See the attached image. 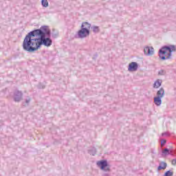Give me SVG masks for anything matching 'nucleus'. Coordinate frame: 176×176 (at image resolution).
<instances>
[{
  "mask_svg": "<svg viewBox=\"0 0 176 176\" xmlns=\"http://www.w3.org/2000/svg\"><path fill=\"white\" fill-rule=\"evenodd\" d=\"M57 36H58V32L56 33H52V38H57Z\"/></svg>",
  "mask_w": 176,
  "mask_h": 176,
  "instance_id": "nucleus-20",
  "label": "nucleus"
},
{
  "mask_svg": "<svg viewBox=\"0 0 176 176\" xmlns=\"http://www.w3.org/2000/svg\"><path fill=\"white\" fill-rule=\"evenodd\" d=\"M144 53L146 54V56H153L154 49L153 47H146L144 50Z\"/></svg>",
  "mask_w": 176,
  "mask_h": 176,
  "instance_id": "nucleus-7",
  "label": "nucleus"
},
{
  "mask_svg": "<svg viewBox=\"0 0 176 176\" xmlns=\"http://www.w3.org/2000/svg\"><path fill=\"white\" fill-rule=\"evenodd\" d=\"M163 81H162V80H157L153 85V87L154 89H159V87H160V86H162V83Z\"/></svg>",
  "mask_w": 176,
  "mask_h": 176,
  "instance_id": "nucleus-12",
  "label": "nucleus"
},
{
  "mask_svg": "<svg viewBox=\"0 0 176 176\" xmlns=\"http://www.w3.org/2000/svg\"><path fill=\"white\" fill-rule=\"evenodd\" d=\"M30 102H31V98H30V96H28V98L25 100V102H22V105L23 107H28V105H30Z\"/></svg>",
  "mask_w": 176,
  "mask_h": 176,
  "instance_id": "nucleus-13",
  "label": "nucleus"
},
{
  "mask_svg": "<svg viewBox=\"0 0 176 176\" xmlns=\"http://www.w3.org/2000/svg\"><path fill=\"white\" fill-rule=\"evenodd\" d=\"M154 104H155L157 107H160V105H162V98L157 96L155 97Z\"/></svg>",
  "mask_w": 176,
  "mask_h": 176,
  "instance_id": "nucleus-11",
  "label": "nucleus"
},
{
  "mask_svg": "<svg viewBox=\"0 0 176 176\" xmlns=\"http://www.w3.org/2000/svg\"><path fill=\"white\" fill-rule=\"evenodd\" d=\"M41 5L43 8H47L49 6V2L47 0H41Z\"/></svg>",
  "mask_w": 176,
  "mask_h": 176,
  "instance_id": "nucleus-15",
  "label": "nucleus"
},
{
  "mask_svg": "<svg viewBox=\"0 0 176 176\" xmlns=\"http://www.w3.org/2000/svg\"><path fill=\"white\" fill-rule=\"evenodd\" d=\"M12 98L15 102H20L23 100V92L16 89L14 91Z\"/></svg>",
  "mask_w": 176,
  "mask_h": 176,
  "instance_id": "nucleus-5",
  "label": "nucleus"
},
{
  "mask_svg": "<svg viewBox=\"0 0 176 176\" xmlns=\"http://www.w3.org/2000/svg\"><path fill=\"white\" fill-rule=\"evenodd\" d=\"M96 166L99 167V168L104 171L106 173H104L102 176H109V173H111V166L108 164V161L107 160H101L96 162Z\"/></svg>",
  "mask_w": 176,
  "mask_h": 176,
  "instance_id": "nucleus-3",
  "label": "nucleus"
},
{
  "mask_svg": "<svg viewBox=\"0 0 176 176\" xmlns=\"http://www.w3.org/2000/svg\"><path fill=\"white\" fill-rule=\"evenodd\" d=\"M174 153H176L175 149L169 148V155H174Z\"/></svg>",
  "mask_w": 176,
  "mask_h": 176,
  "instance_id": "nucleus-19",
  "label": "nucleus"
},
{
  "mask_svg": "<svg viewBox=\"0 0 176 176\" xmlns=\"http://www.w3.org/2000/svg\"><path fill=\"white\" fill-rule=\"evenodd\" d=\"M166 72L164 69H161L158 72V75H160V76H164V75H166Z\"/></svg>",
  "mask_w": 176,
  "mask_h": 176,
  "instance_id": "nucleus-18",
  "label": "nucleus"
},
{
  "mask_svg": "<svg viewBox=\"0 0 176 176\" xmlns=\"http://www.w3.org/2000/svg\"><path fill=\"white\" fill-rule=\"evenodd\" d=\"M166 168H167V163L164 162H160L159 166L157 167L158 171H160V170H166Z\"/></svg>",
  "mask_w": 176,
  "mask_h": 176,
  "instance_id": "nucleus-9",
  "label": "nucleus"
},
{
  "mask_svg": "<svg viewBox=\"0 0 176 176\" xmlns=\"http://www.w3.org/2000/svg\"><path fill=\"white\" fill-rule=\"evenodd\" d=\"M90 35V30L81 28L78 32V38L80 39H83L87 38Z\"/></svg>",
  "mask_w": 176,
  "mask_h": 176,
  "instance_id": "nucleus-4",
  "label": "nucleus"
},
{
  "mask_svg": "<svg viewBox=\"0 0 176 176\" xmlns=\"http://www.w3.org/2000/svg\"><path fill=\"white\" fill-rule=\"evenodd\" d=\"M162 137H164V135H168V133L167 132H164L162 134Z\"/></svg>",
  "mask_w": 176,
  "mask_h": 176,
  "instance_id": "nucleus-24",
  "label": "nucleus"
},
{
  "mask_svg": "<svg viewBox=\"0 0 176 176\" xmlns=\"http://www.w3.org/2000/svg\"><path fill=\"white\" fill-rule=\"evenodd\" d=\"M173 52H176L175 45H164L159 50V57L161 60H170L173 56Z\"/></svg>",
  "mask_w": 176,
  "mask_h": 176,
  "instance_id": "nucleus-2",
  "label": "nucleus"
},
{
  "mask_svg": "<svg viewBox=\"0 0 176 176\" xmlns=\"http://www.w3.org/2000/svg\"><path fill=\"white\" fill-rule=\"evenodd\" d=\"M172 164H173V166H175V164H176V159L172 160Z\"/></svg>",
  "mask_w": 176,
  "mask_h": 176,
  "instance_id": "nucleus-23",
  "label": "nucleus"
},
{
  "mask_svg": "<svg viewBox=\"0 0 176 176\" xmlns=\"http://www.w3.org/2000/svg\"><path fill=\"white\" fill-rule=\"evenodd\" d=\"M45 86L44 85H42L41 83H40L38 85V89H45Z\"/></svg>",
  "mask_w": 176,
  "mask_h": 176,
  "instance_id": "nucleus-21",
  "label": "nucleus"
},
{
  "mask_svg": "<svg viewBox=\"0 0 176 176\" xmlns=\"http://www.w3.org/2000/svg\"><path fill=\"white\" fill-rule=\"evenodd\" d=\"M88 153L89 155H96V153H97V151L96 150V148L92 147L91 148L88 150Z\"/></svg>",
  "mask_w": 176,
  "mask_h": 176,
  "instance_id": "nucleus-14",
  "label": "nucleus"
},
{
  "mask_svg": "<svg viewBox=\"0 0 176 176\" xmlns=\"http://www.w3.org/2000/svg\"><path fill=\"white\" fill-rule=\"evenodd\" d=\"M51 32L47 26H41L40 29L30 32L25 37L22 47L25 52L34 53L43 45L49 47L53 41L50 38Z\"/></svg>",
  "mask_w": 176,
  "mask_h": 176,
  "instance_id": "nucleus-1",
  "label": "nucleus"
},
{
  "mask_svg": "<svg viewBox=\"0 0 176 176\" xmlns=\"http://www.w3.org/2000/svg\"><path fill=\"white\" fill-rule=\"evenodd\" d=\"M163 155H170V148H164L162 150Z\"/></svg>",
  "mask_w": 176,
  "mask_h": 176,
  "instance_id": "nucleus-17",
  "label": "nucleus"
},
{
  "mask_svg": "<svg viewBox=\"0 0 176 176\" xmlns=\"http://www.w3.org/2000/svg\"><path fill=\"white\" fill-rule=\"evenodd\" d=\"M166 140H162L161 141V145H162V146H163L164 145H165V144H166Z\"/></svg>",
  "mask_w": 176,
  "mask_h": 176,
  "instance_id": "nucleus-22",
  "label": "nucleus"
},
{
  "mask_svg": "<svg viewBox=\"0 0 176 176\" xmlns=\"http://www.w3.org/2000/svg\"><path fill=\"white\" fill-rule=\"evenodd\" d=\"M157 97H160V98L164 97V89L163 87H161L160 90L157 91Z\"/></svg>",
  "mask_w": 176,
  "mask_h": 176,
  "instance_id": "nucleus-10",
  "label": "nucleus"
},
{
  "mask_svg": "<svg viewBox=\"0 0 176 176\" xmlns=\"http://www.w3.org/2000/svg\"><path fill=\"white\" fill-rule=\"evenodd\" d=\"M93 32L95 34H98V32H100V28L98 26H93L92 28Z\"/></svg>",
  "mask_w": 176,
  "mask_h": 176,
  "instance_id": "nucleus-16",
  "label": "nucleus"
},
{
  "mask_svg": "<svg viewBox=\"0 0 176 176\" xmlns=\"http://www.w3.org/2000/svg\"><path fill=\"white\" fill-rule=\"evenodd\" d=\"M137 69H138V63L136 62H131L129 65L128 71H129V72H135Z\"/></svg>",
  "mask_w": 176,
  "mask_h": 176,
  "instance_id": "nucleus-6",
  "label": "nucleus"
},
{
  "mask_svg": "<svg viewBox=\"0 0 176 176\" xmlns=\"http://www.w3.org/2000/svg\"><path fill=\"white\" fill-rule=\"evenodd\" d=\"M81 28H84L85 30H88V31H90V28H91V24L88 22H82Z\"/></svg>",
  "mask_w": 176,
  "mask_h": 176,
  "instance_id": "nucleus-8",
  "label": "nucleus"
}]
</instances>
